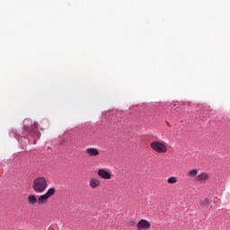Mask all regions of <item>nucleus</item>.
<instances>
[{
    "mask_svg": "<svg viewBox=\"0 0 230 230\" xmlns=\"http://www.w3.org/2000/svg\"><path fill=\"white\" fill-rule=\"evenodd\" d=\"M48 189V180L45 177H37L32 182V190L35 193H44Z\"/></svg>",
    "mask_w": 230,
    "mask_h": 230,
    "instance_id": "obj_1",
    "label": "nucleus"
},
{
    "mask_svg": "<svg viewBox=\"0 0 230 230\" xmlns=\"http://www.w3.org/2000/svg\"><path fill=\"white\" fill-rule=\"evenodd\" d=\"M150 146L157 154H166L168 152V146H166L165 142L153 141Z\"/></svg>",
    "mask_w": 230,
    "mask_h": 230,
    "instance_id": "obj_2",
    "label": "nucleus"
},
{
    "mask_svg": "<svg viewBox=\"0 0 230 230\" xmlns=\"http://www.w3.org/2000/svg\"><path fill=\"white\" fill-rule=\"evenodd\" d=\"M55 191H56L55 188H50L48 190V191L45 194L40 195L38 198V205L44 206V204H47L50 197H53V195H55Z\"/></svg>",
    "mask_w": 230,
    "mask_h": 230,
    "instance_id": "obj_3",
    "label": "nucleus"
},
{
    "mask_svg": "<svg viewBox=\"0 0 230 230\" xmlns=\"http://www.w3.org/2000/svg\"><path fill=\"white\" fill-rule=\"evenodd\" d=\"M97 175H99V177L104 181H111V179H112V174L105 169H100Z\"/></svg>",
    "mask_w": 230,
    "mask_h": 230,
    "instance_id": "obj_4",
    "label": "nucleus"
},
{
    "mask_svg": "<svg viewBox=\"0 0 230 230\" xmlns=\"http://www.w3.org/2000/svg\"><path fill=\"white\" fill-rule=\"evenodd\" d=\"M151 224L150 222H148L147 220L146 219H141L137 225V230H148L150 229L151 227Z\"/></svg>",
    "mask_w": 230,
    "mask_h": 230,
    "instance_id": "obj_5",
    "label": "nucleus"
},
{
    "mask_svg": "<svg viewBox=\"0 0 230 230\" xmlns=\"http://www.w3.org/2000/svg\"><path fill=\"white\" fill-rule=\"evenodd\" d=\"M25 130L28 132H31L32 134H35V136H39V124L37 122H34V124L31 126V128L28 126H24Z\"/></svg>",
    "mask_w": 230,
    "mask_h": 230,
    "instance_id": "obj_6",
    "label": "nucleus"
},
{
    "mask_svg": "<svg viewBox=\"0 0 230 230\" xmlns=\"http://www.w3.org/2000/svg\"><path fill=\"white\" fill-rule=\"evenodd\" d=\"M86 154L90 155V157H96V155H100V151L94 147L86 148Z\"/></svg>",
    "mask_w": 230,
    "mask_h": 230,
    "instance_id": "obj_7",
    "label": "nucleus"
},
{
    "mask_svg": "<svg viewBox=\"0 0 230 230\" xmlns=\"http://www.w3.org/2000/svg\"><path fill=\"white\" fill-rule=\"evenodd\" d=\"M101 181L98 178H92L90 180V187L93 188V190L96 188H100Z\"/></svg>",
    "mask_w": 230,
    "mask_h": 230,
    "instance_id": "obj_8",
    "label": "nucleus"
},
{
    "mask_svg": "<svg viewBox=\"0 0 230 230\" xmlns=\"http://www.w3.org/2000/svg\"><path fill=\"white\" fill-rule=\"evenodd\" d=\"M209 179V175L206 172H202L197 176V181L199 182H206Z\"/></svg>",
    "mask_w": 230,
    "mask_h": 230,
    "instance_id": "obj_9",
    "label": "nucleus"
},
{
    "mask_svg": "<svg viewBox=\"0 0 230 230\" xmlns=\"http://www.w3.org/2000/svg\"><path fill=\"white\" fill-rule=\"evenodd\" d=\"M28 202L30 206H35V204H39V199H37V196L35 195H30L28 197Z\"/></svg>",
    "mask_w": 230,
    "mask_h": 230,
    "instance_id": "obj_10",
    "label": "nucleus"
},
{
    "mask_svg": "<svg viewBox=\"0 0 230 230\" xmlns=\"http://www.w3.org/2000/svg\"><path fill=\"white\" fill-rule=\"evenodd\" d=\"M199 171L197 169H192L188 172V177H197Z\"/></svg>",
    "mask_w": 230,
    "mask_h": 230,
    "instance_id": "obj_11",
    "label": "nucleus"
},
{
    "mask_svg": "<svg viewBox=\"0 0 230 230\" xmlns=\"http://www.w3.org/2000/svg\"><path fill=\"white\" fill-rule=\"evenodd\" d=\"M167 182H168V184H176L177 177L172 176V177L168 178Z\"/></svg>",
    "mask_w": 230,
    "mask_h": 230,
    "instance_id": "obj_12",
    "label": "nucleus"
},
{
    "mask_svg": "<svg viewBox=\"0 0 230 230\" xmlns=\"http://www.w3.org/2000/svg\"><path fill=\"white\" fill-rule=\"evenodd\" d=\"M209 205V199H205L201 201V206H208Z\"/></svg>",
    "mask_w": 230,
    "mask_h": 230,
    "instance_id": "obj_13",
    "label": "nucleus"
}]
</instances>
